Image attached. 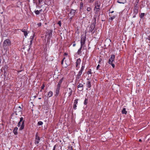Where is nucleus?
Wrapping results in <instances>:
<instances>
[{"mask_svg": "<svg viewBox=\"0 0 150 150\" xmlns=\"http://www.w3.org/2000/svg\"><path fill=\"white\" fill-rule=\"evenodd\" d=\"M86 39V36H82L81 40V46L83 47L84 49L86 48V45L85 44Z\"/></svg>", "mask_w": 150, "mask_h": 150, "instance_id": "4", "label": "nucleus"}, {"mask_svg": "<svg viewBox=\"0 0 150 150\" xmlns=\"http://www.w3.org/2000/svg\"><path fill=\"white\" fill-rule=\"evenodd\" d=\"M148 39V40H150V35H149L148 37V38H147L146 39Z\"/></svg>", "mask_w": 150, "mask_h": 150, "instance_id": "45", "label": "nucleus"}, {"mask_svg": "<svg viewBox=\"0 0 150 150\" xmlns=\"http://www.w3.org/2000/svg\"><path fill=\"white\" fill-rule=\"evenodd\" d=\"M78 100L77 99H75L74 100V104L77 105L78 103Z\"/></svg>", "mask_w": 150, "mask_h": 150, "instance_id": "31", "label": "nucleus"}, {"mask_svg": "<svg viewBox=\"0 0 150 150\" xmlns=\"http://www.w3.org/2000/svg\"><path fill=\"white\" fill-rule=\"evenodd\" d=\"M92 74L91 70L90 69L87 72V74L89 75V74Z\"/></svg>", "mask_w": 150, "mask_h": 150, "instance_id": "35", "label": "nucleus"}, {"mask_svg": "<svg viewBox=\"0 0 150 150\" xmlns=\"http://www.w3.org/2000/svg\"><path fill=\"white\" fill-rule=\"evenodd\" d=\"M45 87V84L44 83H43L42 86H41V89H44V87Z\"/></svg>", "mask_w": 150, "mask_h": 150, "instance_id": "38", "label": "nucleus"}, {"mask_svg": "<svg viewBox=\"0 0 150 150\" xmlns=\"http://www.w3.org/2000/svg\"><path fill=\"white\" fill-rule=\"evenodd\" d=\"M60 87L59 86H57V88L56 89V91H55V96H58L59 95V90H60Z\"/></svg>", "mask_w": 150, "mask_h": 150, "instance_id": "15", "label": "nucleus"}, {"mask_svg": "<svg viewBox=\"0 0 150 150\" xmlns=\"http://www.w3.org/2000/svg\"><path fill=\"white\" fill-rule=\"evenodd\" d=\"M52 30H49L48 32L46 34L47 35H48V38L49 39H50L52 37Z\"/></svg>", "mask_w": 150, "mask_h": 150, "instance_id": "10", "label": "nucleus"}, {"mask_svg": "<svg viewBox=\"0 0 150 150\" xmlns=\"http://www.w3.org/2000/svg\"><path fill=\"white\" fill-rule=\"evenodd\" d=\"M115 58V55L114 54L111 55L109 59L108 63L109 64H110L112 63L113 61L114 60Z\"/></svg>", "mask_w": 150, "mask_h": 150, "instance_id": "7", "label": "nucleus"}, {"mask_svg": "<svg viewBox=\"0 0 150 150\" xmlns=\"http://www.w3.org/2000/svg\"><path fill=\"white\" fill-rule=\"evenodd\" d=\"M56 147V145H54L53 147V149L52 150H55Z\"/></svg>", "mask_w": 150, "mask_h": 150, "instance_id": "43", "label": "nucleus"}, {"mask_svg": "<svg viewBox=\"0 0 150 150\" xmlns=\"http://www.w3.org/2000/svg\"><path fill=\"white\" fill-rule=\"evenodd\" d=\"M127 111L126 110V108H124L122 111V114H126L127 113Z\"/></svg>", "mask_w": 150, "mask_h": 150, "instance_id": "24", "label": "nucleus"}, {"mask_svg": "<svg viewBox=\"0 0 150 150\" xmlns=\"http://www.w3.org/2000/svg\"><path fill=\"white\" fill-rule=\"evenodd\" d=\"M114 12V11H112L111 12H110L111 13H112Z\"/></svg>", "mask_w": 150, "mask_h": 150, "instance_id": "49", "label": "nucleus"}, {"mask_svg": "<svg viewBox=\"0 0 150 150\" xmlns=\"http://www.w3.org/2000/svg\"><path fill=\"white\" fill-rule=\"evenodd\" d=\"M73 43H74V44L73 45V47H75L76 45V44L75 43V42H74Z\"/></svg>", "mask_w": 150, "mask_h": 150, "instance_id": "44", "label": "nucleus"}, {"mask_svg": "<svg viewBox=\"0 0 150 150\" xmlns=\"http://www.w3.org/2000/svg\"><path fill=\"white\" fill-rule=\"evenodd\" d=\"M33 38H34V36H31L30 37V45L32 44V41L33 40Z\"/></svg>", "mask_w": 150, "mask_h": 150, "instance_id": "27", "label": "nucleus"}, {"mask_svg": "<svg viewBox=\"0 0 150 150\" xmlns=\"http://www.w3.org/2000/svg\"><path fill=\"white\" fill-rule=\"evenodd\" d=\"M35 14L36 15H38L40 13V12L38 10L35 11Z\"/></svg>", "mask_w": 150, "mask_h": 150, "instance_id": "33", "label": "nucleus"}, {"mask_svg": "<svg viewBox=\"0 0 150 150\" xmlns=\"http://www.w3.org/2000/svg\"><path fill=\"white\" fill-rule=\"evenodd\" d=\"M100 66V65H99V64H98V66H97V67H96V69H97V70H98V69H99V67Z\"/></svg>", "mask_w": 150, "mask_h": 150, "instance_id": "42", "label": "nucleus"}, {"mask_svg": "<svg viewBox=\"0 0 150 150\" xmlns=\"http://www.w3.org/2000/svg\"><path fill=\"white\" fill-rule=\"evenodd\" d=\"M81 60L80 59H77L76 61V67L78 68H79V66L80 64Z\"/></svg>", "mask_w": 150, "mask_h": 150, "instance_id": "12", "label": "nucleus"}, {"mask_svg": "<svg viewBox=\"0 0 150 150\" xmlns=\"http://www.w3.org/2000/svg\"><path fill=\"white\" fill-rule=\"evenodd\" d=\"M95 27V23H92L90 25L89 28V32H93V33L94 32H93V31Z\"/></svg>", "mask_w": 150, "mask_h": 150, "instance_id": "6", "label": "nucleus"}, {"mask_svg": "<svg viewBox=\"0 0 150 150\" xmlns=\"http://www.w3.org/2000/svg\"><path fill=\"white\" fill-rule=\"evenodd\" d=\"M116 17L115 16H112V17L110 18L109 19V21L110 22H111L112 21L113 19H114Z\"/></svg>", "mask_w": 150, "mask_h": 150, "instance_id": "23", "label": "nucleus"}, {"mask_svg": "<svg viewBox=\"0 0 150 150\" xmlns=\"http://www.w3.org/2000/svg\"><path fill=\"white\" fill-rule=\"evenodd\" d=\"M53 95V92L52 91H50L48 93V97H50L52 96Z\"/></svg>", "mask_w": 150, "mask_h": 150, "instance_id": "25", "label": "nucleus"}, {"mask_svg": "<svg viewBox=\"0 0 150 150\" xmlns=\"http://www.w3.org/2000/svg\"><path fill=\"white\" fill-rule=\"evenodd\" d=\"M83 2H81L80 4V9H82L83 8Z\"/></svg>", "mask_w": 150, "mask_h": 150, "instance_id": "28", "label": "nucleus"}, {"mask_svg": "<svg viewBox=\"0 0 150 150\" xmlns=\"http://www.w3.org/2000/svg\"><path fill=\"white\" fill-rule=\"evenodd\" d=\"M83 84L79 83L77 86V87L79 88L78 90L80 91H83Z\"/></svg>", "mask_w": 150, "mask_h": 150, "instance_id": "13", "label": "nucleus"}, {"mask_svg": "<svg viewBox=\"0 0 150 150\" xmlns=\"http://www.w3.org/2000/svg\"><path fill=\"white\" fill-rule=\"evenodd\" d=\"M39 99H41V98H39Z\"/></svg>", "mask_w": 150, "mask_h": 150, "instance_id": "51", "label": "nucleus"}, {"mask_svg": "<svg viewBox=\"0 0 150 150\" xmlns=\"http://www.w3.org/2000/svg\"><path fill=\"white\" fill-rule=\"evenodd\" d=\"M110 64L111 65V66H112V67L113 68L115 67V65L113 63H112Z\"/></svg>", "mask_w": 150, "mask_h": 150, "instance_id": "39", "label": "nucleus"}, {"mask_svg": "<svg viewBox=\"0 0 150 150\" xmlns=\"http://www.w3.org/2000/svg\"><path fill=\"white\" fill-rule=\"evenodd\" d=\"M139 141L140 142H141L142 141V140L141 139H139Z\"/></svg>", "mask_w": 150, "mask_h": 150, "instance_id": "48", "label": "nucleus"}, {"mask_svg": "<svg viewBox=\"0 0 150 150\" xmlns=\"http://www.w3.org/2000/svg\"><path fill=\"white\" fill-rule=\"evenodd\" d=\"M38 125H42L43 124V123L42 121H39L38 122Z\"/></svg>", "mask_w": 150, "mask_h": 150, "instance_id": "32", "label": "nucleus"}, {"mask_svg": "<svg viewBox=\"0 0 150 150\" xmlns=\"http://www.w3.org/2000/svg\"><path fill=\"white\" fill-rule=\"evenodd\" d=\"M11 42L8 39L5 40L3 42L2 47L5 52H6L9 50L8 47L11 45Z\"/></svg>", "mask_w": 150, "mask_h": 150, "instance_id": "1", "label": "nucleus"}, {"mask_svg": "<svg viewBox=\"0 0 150 150\" xmlns=\"http://www.w3.org/2000/svg\"><path fill=\"white\" fill-rule=\"evenodd\" d=\"M85 66L82 65L81 68V69L78 72V74L76 75V79L77 80H78L81 77V75L82 74V72L83 70H84Z\"/></svg>", "mask_w": 150, "mask_h": 150, "instance_id": "5", "label": "nucleus"}, {"mask_svg": "<svg viewBox=\"0 0 150 150\" xmlns=\"http://www.w3.org/2000/svg\"><path fill=\"white\" fill-rule=\"evenodd\" d=\"M22 109L21 107V106H19L17 108H16L15 109V112H21Z\"/></svg>", "mask_w": 150, "mask_h": 150, "instance_id": "16", "label": "nucleus"}, {"mask_svg": "<svg viewBox=\"0 0 150 150\" xmlns=\"http://www.w3.org/2000/svg\"><path fill=\"white\" fill-rule=\"evenodd\" d=\"M87 87L88 88H90L91 87V82L90 81H88L86 83Z\"/></svg>", "mask_w": 150, "mask_h": 150, "instance_id": "22", "label": "nucleus"}, {"mask_svg": "<svg viewBox=\"0 0 150 150\" xmlns=\"http://www.w3.org/2000/svg\"><path fill=\"white\" fill-rule=\"evenodd\" d=\"M42 0H33V1L34 3L36 4H40L42 2Z\"/></svg>", "mask_w": 150, "mask_h": 150, "instance_id": "18", "label": "nucleus"}, {"mask_svg": "<svg viewBox=\"0 0 150 150\" xmlns=\"http://www.w3.org/2000/svg\"><path fill=\"white\" fill-rule=\"evenodd\" d=\"M136 15L134 14V16H133V18H135V17H136Z\"/></svg>", "mask_w": 150, "mask_h": 150, "instance_id": "46", "label": "nucleus"}, {"mask_svg": "<svg viewBox=\"0 0 150 150\" xmlns=\"http://www.w3.org/2000/svg\"><path fill=\"white\" fill-rule=\"evenodd\" d=\"M82 48H83V49H83V47L81 46L80 48L78 50V51L77 52V54L80 55H81V52H82L81 50H82Z\"/></svg>", "mask_w": 150, "mask_h": 150, "instance_id": "14", "label": "nucleus"}, {"mask_svg": "<svg viewBox=\"0 0 150 150\" xmlns=\"http://www.w3.org/2000/svg\"><path fill=\"white\" fill-rule=\"evenodd\" d=\"M144 14H145L144 13H142L141 14V15L140 16V18H142L144 16Z\"/></svg>", "mask_w": 150, "mask_h": 150, "instance_id": "29", "label": "nucleus"}, {"mask_svg": "<svg viewBox=\"0 0 150 150\" xmlns=\"http://www.w3.org/2000/svg\"><path fill=\"white\" fill-rule=\"evenodd\" d=\"M94 0H88V2L89 3H92L93 2Z\"/></svg>", "mask_w": 150, "mask_h": 150, "instance_id": "41", "label": "nucleus"}, {"mask_svg": "<svg viewBox=\"0 0 150 150\" xmlns=\"http://www.w3.org/2000/svg\"><path fill=\"white\" fill-rule=\"evenodd\" d=\"M24 122L25 120H23V117H21L20 118L19 121L18 123V127H20L19 129L21 130L23 129L24 127Z\"/></svg>", "mask_w": 150, "mask_h": 150, "instance_id": "3", "label": "nucleus"}, {"mask_svg": "<svg viewBox=\"0 0 150 150\" xmlns=\"http://www.w3.org/2000/svg\"><path fill=\"white\" fill-rule=\"evenodd\" d=\"M22 31L23 33L24 36L26 37L28 35L27 32L25 31V30L23 29L22 30Z\"/></svg>", "mask_w": 150, "mask_h": 150, "instance_id": "26", "label": "nucleus"}, {"mask_svg": "<svg viewBox=\"0 0 150 150\" xmlns=\"http://www.w3.org/2000/svg\"><path fill=\"white\" fill-rule=\"evenodd\" d=\"M91 7H88L87 8V10L88 11H91Z\"/></svg>", "mask_w": 150, "mask_h": 150, "instance_id": "34", "label": "nucleus"}, {"mask_svg": "<svg viewBox=\"0 0 150 150\" xmlns=\"http://www.w3.org/2000/svg\"><path fill=\"white\" fill-rule=\"evenodd\" d=\"M37 25L38 26H40L42 25V24L41 23H39L37 24Z\"/></svg>", "mask_w": 150, "mask_h": 150, "instance_id": "40", "label": "nucleus"}, {"mask_svg": "<svg viewBox=\"0 0 150 150\" xmlns=\"http://www.w3.org/2000/svg\"><path fill=\"white\" fill-rule=\"evenodd\" d=\"M87 101H88L87 99L85 98V100H84V104H85V105H86L87 103Z\"/></svg>", "mask_w": 150, "mask_h": 150, "instance_id": "30", "label": "nucleus"}, {"mask_svg": "<svg viewBox=\"0 0 150 150\" xmlns=\"http://www.w3.org/2000/svg\"><path fill=\"white\" fill-rule=\"evenodd\" d=\"M138 6L137 4L135 7H134V9L133 10V14L136 15L137 14L138 11Z\"/></svg>", "mask_w": 150, "mask_h": 150, "instance_id": "9", "label": "nucleus"}, {"mask_svg": "<svg viewBox=\"0 0 150 150\" xmlns=\"http://www.w3.org/2000/svg\"><path fill=\"white\" fill-rule=\"evenodd\" d=\"M100 3L99 1H97L95 3V7L94 10L95 13L98 14H100Z\"/></svg>", "mask_w": 150, "mask_h": 150, "instance_id": "2", "label": "nucleus"}, {"mask_svg": "<svg viewBox=\"0 0 150 150\" xmlns=\"http://www.w3.org/2000/svg\"><path fill=\"white\" fill-rule=\"evenodd\" d=\"M18 128L17 127H16L13 130V132L15 135H16L17 134V131L18 130Z\"/></svg>", "mask_w": 150, "mask_h": 150, "instance_id": "20", "label": "nucleus"}, {"mask_svg": "<svg viewBox=\"0 0 150 150\" xmlns=\"http://www.w3.org/2000/svg\"><path fill=\"white\" fill-rule=\"evenodd\" d=\"M117 2L120 4H124L126 2V0H117Z\"/></svg>", "mask_w": 150, "mask_h": 150, "instance_id": "19", "label": "nucleus"}, {"mask_svg": "<svg viewBox=\"0 0 150 150\" xmlns=\"http://www.w3.org/2000/svg\"><path fill=\"white\" fill-rule=\"evenodd\" d=\"M64 78L62 77L59 81V82L58 83V84L57 85V86L60 87L61 84L62 83V82L64 80Z\"/></svg>", "mask_w": 150, "mask_h": 150, "instance_id": "17", "label": "nucleus"}, {"mask_svg": "<svg viewBox=\"0 0 150 150\" xmlns=\"http://www.w3.org/2000/svg\"><path fill=\"white\" fill-rule=\"evenodd\" d=\"M65 59V57H64V58H63V59H62V60L64 61V59Z\"/></svg>", "mask_w": 150, "mask_h": 150, "instance_id": "50", "label": "nucleus"}, {"mask_svg": "<svg viewBox=\"0 0 150 150\" xmlns=\"http://www.w3.org/2000/svg\"><path fill=\"white\" fill-rule=\"evenodd\" d=\"M76 12V10L74 9H71V12L70 13L73 16H74L75 15V12Z\"/></svg>", "mask_w": 150, "mask_h": 150, "instance_id": "21", "label": "nucleus"}, {"mask_svg": "<svg viewBox=\"0 0 150 150\" xmlns=\"http://www.w3.org/2000/svg\"><path fill=\"white\" fill-rule=\"evenodd\" d=\"M63 61H63V60H62V62H61V64H63Z\"/></svg>", "mask_w": 150, "mask_h": 150, "instance_id": "47", "label": "nucleus"}, {"mask_svg": "<svg viewBox=\"0 0 150 150\" xmlns=\"http://www.w3.org/2000/svg\"><path fill=\"white\" fill-rule=\"evenodd\" d=\"M66 93H67L69 97H70L72 95V90L71 88H67V91L66 92Z\"/></svg>", "mask_w": 150, "mask_h": 150, "instance_id": "8", "label": "nucleus"}, {"mask_svg": "<svg viewBox=\"0 0 150 150\" xmlns=\"http://www.w3.org/2000/svg\"><path fill=\"white\" fill-rule=\"evenodd\" d=\"M40 137L38 136V134H37L35 136V143L36 144H38L40 142Z\"/></svg>", "mask_w": 150, "mask_h": 150, "instance_id": "11", "label": "nucleus"}, {"mask_svg": "<svg viewBox=\"0 0 150 150\" xmlns=\"http://www.w3.org/2000/svg\"><path fill=\"white\" fill-rule=\"evenodd\" d=\"M76 107H77L76 105L75 104H74L73 108H74V109L76 110Z\"/></svg>", "mask_w": 150, "mask_h": 150, "instance_id": "36", "label": "nucleus"}, {"mask_svg": "<svg viewBox=\"0 0 150 150\" xmlns=\"http://www.w3.org/2000/svg\"><path fill=\"white\" fill-rule=\"evenodd\" d=\"M58 24L59 25V26L60 27L61 25V22L60 21H59L58 23Z\"/></svg>", "mask_w": 150, "mask_h": 150, "instance_id": "37", "label": "nucleus"}]
</instances>
